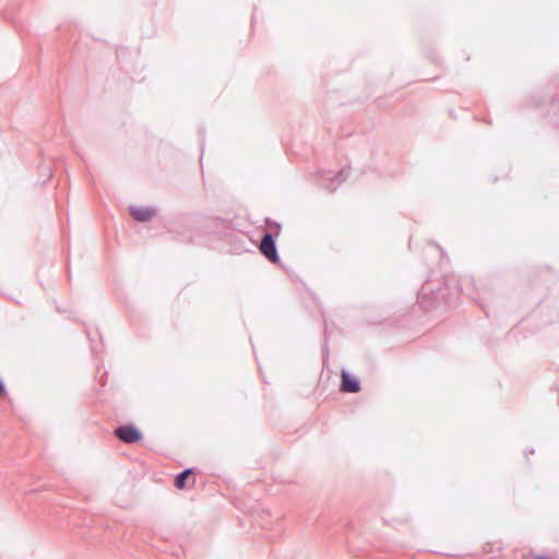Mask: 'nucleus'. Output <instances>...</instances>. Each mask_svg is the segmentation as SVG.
Instances as JSON below:
<instances>
[{"instance_id":"423d86ee","label":"nucleus","mask_w":559,"mask_h":559,"mask_svg":"<svg viewBox=\"0 0 559 559\" xmlns=\"http://www.w3.org/2000/svg\"><path fill=\"white\" fill-rule=\"evenodd\" d=\"M0 395H1V396H4V395H5V388H4V385H3V383H2V381H1V380H0Z\"/></svg>"},{"instance_id":"f257e3e1","label":"nucleus","mask_w":559,"mask_h":559,"mask_svg":"<svg viewBox=\"0 0 559 559\" xmlns=\"http://www.w3.org/2000/svg\"><path fill=\"white\" fill-rule=\"evenodd\" d=\"M116 436L127 443H132L141 438V433L133 426H122L116 430Z\"/></svg>"},{"instance_id":"39448f33","label":"nucleus","mask_w":559,"mask_h":559,"mask_svg":"<svg viewBox=\"0 0 559 559\" xmlns=\"http://www.w3.org/2000/svg\"><path fill=\"white\" fill-rule=\"evenodd\" d=\"M190 475H191V469H187V471L182 472L180 475H178L176 478V481H175L176 487L179 489L185 488L186 480Z\"/></svg>"},{"instance_id":"20e7f679","label":"nucleus","mask_w":559,"mask_h":559,"mask_svg":"<svg viewBox=\"0 0 559 559\" xmlns=\"http://www.w3.org/2000/svg\"><path fill=\"white\" fill-rule=\"evenodd\" d=\"M130 214L135 221L146 222L150 221L155 215V211L150 207L131 206Z\"/></svg>"},{"instance_id":"f03ea898","label":"nucleus","mask_w":559,"mask_h":559,"mask_svg":"<svg viewBox=\"0 0 559 559\" xmlns=\"http://www.w3.org/2000/svg\"><path fill=\"white\" fill-rule=\"evenodd\" d=\"M341 390L343 392L356 393L360 390L359 381L356 377L349 374L347 371H342V384Z\"/></svg>"},{"instance_id":"7ed1b4c3","label":"nucleus","mask_w":559,"mask_h":559,"mask_svg":"<svg viewBox=\"0 0 559 559\" xmlns=\"http://www.w3.org/2000/svg\"><path fill=\"white\" fill-rule=\"evenodd\" d=\"M261 252L272 262L277 260V253L275 249V243L271 237V235H265L260 245Z\"/></svg>"}]
</instances>
